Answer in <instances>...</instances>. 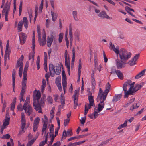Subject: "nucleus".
<instances>
[{
    "label": "nucleus",
    "mask_w": 146,
    "mask_h": 146,
    "mask_svg": "<svg viewBox=\"0 0 146 146\" xmlns=\"http://www.w3.org/2000/svg\"><path fill=\"white\" fill-rule=\"evenodd\" d=\"M146 70V69H144L142 70L135 76V79H138L143 76L145 74Z\"/></svg>",
    "instance_id": "2eb2a0df"
},
{
    "label": "nucleus",
    "mask_w": 146,
    "mask_h": 146,
    "mask_svg": "<svg viewBox=\"0 0 146 146\" xmlns=\"http://www.w3.org/2000/svg\"><path fill=\"white\" fill-rule=\"evenodd\" d=\"M53 40L48 37L47 38V45L48 47H50L53 42Z\"/></svg>",
    "instance_id": "393cba45"
},
{
    "label": "nucleus",
    "mask_w": 146,
    "mask_h": 146,
    "mask_svg": "<svg viewBox=\"0 0 146 146\" xmlns=\"http://www.w3.org/2000/svg\"><path fill=\"white\" fill-rule=\"evenodd\" d=\"M10 4L9 3L8 5H7V10L5 12V16H8V12L10 11Z\"/></svg>",
    "instance_id": "49530a36"
},
{
    "label": "nucleus",
    "mask_w": 146,
    "mask_h": 146,
    "mask_svg": "<svg viewBox=\"0 0 146 146\" xmlns=\"http://www.w3.org/2000/svg\"><path fill=\"white\" fill-rule=\"evenodd\" d=\"M36 140V139H33L29 141L27 144L26 146H31L34 143L35 141Z\"/></svg>",
    "instance_id": "e433bc0d"
},
{
    "label": "nucleus",
    "mask_w": 146,
    "mask_h": 146,
    "mask_svg": "<svg viewBox=\"0 0 146 146\" xmlns=\"http://www.w3.org/2000/svg\"><path fill=\"white\" fill-rule=\"evenodd\" d=\"M69 35L70 38V44H72L73 41V36L72 32V28L71 27V25L69 27Z\"/></svg>",
    "instance_id": "4468645a"
},
{
    "label": "nucleus",
    "mask_w": 146,
    "mask_h": 146,
    "mask_svg": "<svg viewBox=\"0 0 146 146\" xmlns=\"http://www.w3.org/2000/svg\"><path fill=\"white\" fill-rule=\"evenodd\" d=\"M115 61L117 67L118 69H121L124 67V66L123 65V64H124V61L121 62V60H120L118 58Z\"/></svg>",
    "instance_id": "423d86ee"
},
{
    "label": "nucleus",
    "mask_w": 146,
    "mask_h": 146,
    "mask_svg": "<svg viewBox=\"0 0 146 146\" xmlns=\"http://www.w3.org/2000/svg\"><path fill=\"white\" fill-rule=\"evenodd\" d=\"M29 67V63L28 62L26 63L25 66L23 73L27 74V70Z\"/></svg>",
    "instance_id": "f704fd0d"
},
{
    "label": "nucleus",
    "mask_w": 146,
    "mask_h": 146,
    "mask_svg": "<svg viewBox=\"0 0 146 146\" xmlns=\"http://www.w3.org/2000/svg\"><path fill=\"white\" fill-rule=\"evenodd\" d=\"M38 38L39 44L40 46H41L42 43V39L41 38V34H38Z\"/></svg>",
    "instance_id": "6e6d98bb"
},
{
    "label": "nucleus",
    "mask_w": 146,
    "mask_h": 146,
    "mask_svg": "<svg viewBox=\"0 0 146 146\" xmlns=\"http://www.w3.org/2000/svg\"><path fill=\"white\" fill-rule=\"evenodd\" d=\"M109 91L110 90L106 88L104 92H103L102 94H101V95L104 96H105L106 97L107 94L109 92Z\"/></svg>",
    "instance_id": "c03bdc74"
},
{
    "label": "nucleus",
    "mask_w": 146,
    "mask_h": 146,
    "mask_svg": "<svg viewBox=\"0 0 146 146\" xmlns=\"http://www.w3.org/2000/svg\"><path fill=\"white\" fill-rule=\"evenodd\" d=\"M65 65L67 69L70 68V60L69 57L68 59L65 60Z\"/></svg>",
    "instance_id": "bb28decb"
},
{
    "label": "nucleus",
    "mask_w": 146,
    "mask_h": 146,
    "mask_svg": "<svg viewBox=\"0 0 146 146\" xmlns=\"http://www.w3.org/2000/svg\"><path fill=\"white\" fill-rule=\"evenodd\" d=\"M106 97L105 96H104L102 95H101L100 94H98L97 98V100H98V99H99V100H100V103L101 104H103V103H104V102L106 100Z\"/></svg>",
    "instance_id": "9d476101"
},
{
    "label": "nucleus",
    "mask_w": 146,
    "mask_h": 146,
    "mask_svg": "<svg viewBox=\"0 0 146 146\" xmlns=\"http://www.w3.org/2000/svg\"><path fill=\"white\" fill-rule=\"evenodd\" d=\"M3 138H5L7 139H9L10 137V135L9 134H7L3 135Z\"/></svg>",
    "instance_id": "338daca9"
},
{
    "label": "nucleus",
    "mask_w": 146,
    "mask_h": 146,
    "mask_svg": "<svg viewBox=\"0 0 146 146\" xmlns=\"http://www.w3.org/2000/svg\"><path fill=\"white\" fill-rule=\"evenodd\" d=\"M139 56V54H136L134 57L131 60L129 61L127 64L129 63L131 66H132L136 64V61L137 60Z\"/></svg>",
    "instance_id": "20e7f679"
},
{
    "label": "nucleus",
    "mask_w": 146,
    "mask_h": 146,
    "mask_svg": "<svg viewBox=\"0 0 146 146\" xmlns=\"http://www.w3.org/2000/svg\"><path fill=\"white\" fill-rule=\"evenodd\" d=\"M127 121H125L124 123L123 124H121L118 127V129H121L122 128L125 127L127 126Z\"/></svg>",
    "instance_id": "72a5a7b5"
},
{
    "label": "nucleus",
    "mask_w": 146,
    "mask_h": 146,
    "mask_svg": "<svg viewBox=\"0 0 146 146\" xmlns=\"http://www.w3.org/2000/svg\"><path fill=\"white\" fill-rule=\"evenodd\" d=\"M27 82L22 81V90L21 92H25V90L26 88Z\"/></svg>",
    "instance_id": "b1692460"
},
{
    "label": "nucleus",
    "mask_w": 146,
    "mask_h": 146,
    "mask_svg": "<svg viewBox=\"0 0 146 146\" xmlns=\"http://www.w3.org/2000/svg\"><path fill=\"white\" fill-rule=\"evenodd\" d=\"M62 81L66 80V76L65 74V71L63 70L62 72Z\"/></svg>",
    "instance_id": "79ce46f5"
},
{
    "label": "nucleus",
    "mask_w": 146,
    "mask_h": 146,
    "mask_svg": "<svg viewBox=\"0 0 146 146\" xmlns=\"http://www.w3.org/2000/svg\"><path fill=\"white\" fill-rule=\"evenodd\" d=\"M72 52L73 55L71 65L73 64V65H74L75 56V48L74 47L73 48Z\"/></svg>",
    "instance_id": "aec40b11"
},
{
    "label": "nucleus",
    "mask_w": 146,
    "mask_h": 146,
    "mask_svg": "<svg viewBox=\"0 0 146 146\" xmlns=\"http://www.w3.org/2000/svg\"><path fill=\"white\" fill-rule=\"evenodd\" d=\"M139 107V104L138 103L135 104L130 107V110L132 111L134 109H137Z\"/></svg>",
    "instance_id": "cd10ccee"
},
{
    "label": "nucleus",
    "mask_w": 146,
    "mask_h": 146,
    "mask_svg": "<svg viewBox=\"0 0 146 146\" xmlns=\"http://www.w3.org/2000/svg\"><path fill=\"white\" fill-rule=\"evenodd\" d=\"M61 67L58 64H56L55 66V69L54 72V73L51 75L52 77H54V74L57 75H59L61 72Z\"/></svg>",
    "instance_id": "39448f33"
},
{
    "label": "nucleus",
    "mask_w": 146,
    "mask_h": 146,
    "mask_svg": "<svg viewBox=\"0 0 146 146\" xmlns=\"http://www.w3.org/2000/svg\"><path fill=\"white\" fill-rule=\"evenodd\" d=\"M35 91L37 92V93L34 98H35L36 99H40L41 97V93L40 92H38L36 90H35Z\"/></svg>",
    "instance_id": "c9c22d12"
},
{
    "label": "nucleus",
    "mask_w": 146,
    "mask_h": 146,
    "mask_svg": "<svg viewBox=\"0 0 146 146\" xmlns=\"http://www.w3.org/2000/svg\"><path fill=\"white\" fill-rule=\"evenodd\" d=\"M125 9L127 13L130 14L132 16L134 17H135V16L133 15V14L130 12V11H132L133 12L135 11L134 10L132 9H131L128 6H126L125 7Z\"/></svg>",
    "instance_id": "9b49d317"
},
{
    "label": "nucleus",
    "mask_w": 146,
    "mask_h": 146,
    "mask_svg": "<svg viewBox=\"0 0 146 146\" xmlns=\"http://www.w3.org/2000/svg\"><path fill=\"white\" fill-rule=\"evenodd\" d=\"M25 109L24 110L25 113L29 116H30L33 112V109L31 106L30 105H28L27 106H25Z\"/></svg>",
    "instance_id": "0eeeda50"
},
{
    "label": "nucleus",
    "mask_w": 146,
    "mask_h": 146,
    "mask_svg": "<svg viewBox=\"0 0 146 146\" xmlns=\"http://www.w3.org/2000/svg\"><path fill=\"white\" fill-rule=\"evenodd\" d=\"M22 4L23 1L22 0H21L19 8V16L21 15L22 11Z\"/></svg>",
    "instance_id": "473e14b6"
},
{
    "label": "nucleus",
    "mask_w": 146,
    "mask_h": 146,
    "mask_svg": "<svg viewBox=\"0 0 146 146\" xmlns=\"http://www.w3.org/2000/svg\"><path fill=\"white\" fill-rule=\"evenodd\" d=\"M40 61V58L39 56H38L37 57V60L36 61V64L37 65V69L38 70L40 68V65L39 64Z\"/></svg>",
    "instance_id": "4c0bfd02"
},
{
    "label": "nucleus",
    "mask_w": 146,
    "mask_h": 146,
    "mask_svg": "<svg viewBox=\"0 0 146 146\" xmlns=\"http://www.w3.org/2000/svg\"><path fill=\"white\" fill-rule=\"evenodd\" d=\"M55 66L53 65L52 64H50L49 65V70L50 72V75H52V71H53L54 72L55 68Z\"/></svg>",
    "instance_id": "a211bd4d"
},
{
    "label": "nucleus",
    "mask_w": 146,
    "mask_h": 146,
    "mask_svg": "<svg viewBox=\"0 0 146 146\" xmlns=\"http://www.w3.org/2000/svg\"><path fill=\"white\" fill-rule=\"evenodd\" d=\"M30 103V97L28 96L27 97L25 101L24 104V108H25V106H27Z\"/></svg>",
    "instance_id": "c85d7f7f"
},
{
    "label": "nucleus",
    "mask_w": 146,
    "mask_h": 146,
    "mask_svg": "<svg viewBox=\"0 0 146 146\" xmlns=\"http://www.w3.org/2000/svg\"><path fill=\"white\" fill-rule=\"evenodd\" d=\"M10 52V51L9 50H5V54L4 55V60L5 61V62H6L7 57H8V58L9 60V52Z\"/></svg>",
    "instance_id": "6ab92c4d"
},
{
    "label": "nucleus",
    "mask_w": 146,
    "mask_h": 146,
    "mask_svg": "<svg viewBox=\"0 0 146 146\" xmlns=\"http://www.w3.org/2000/svg\"><path fill=\"white\" fill-rule=\"evenodd\" d=\"M48 133L45 136V141H43L42 142V143H43V145L45 144V143H47V140H48Z\"/></svg>",
    "instance_id": "3c124183"
},
{
    "label": "nucleus",
    "mask_w": 146,
    "mask_h": 146,
    "mask_svg": "<svg viewBox=\"0 0 146 146\" xmlns=\"http://www.w3.org/2000/svg\"><path fill=\"white\" fill-rule=\"evenodd\" d=\"M33 106L35 107L34 109L36 111H37L39 109H41V106L40 103L39 99H36L35 98H33Z\"/></svg>",
    "instance_id": "7ed1b4c3"
},
{
    "label": "nucleus",
    "mask_w": 146,
    "mask_h": 146,
    "mask_svg": "<svg viewBox=\"0 0 146 146\" xmlns=\"http://www.w3.org/2000/svg\"><path fill=\"white\" fill-rule=\"evenodd\" d=\"M20 40L22 44H23L25 42V40L26 38V35L23 32H21L20 33Z\"/></svg>",
    "instance_id": "6e6552de"
},
{
    "label": "nucleus",
    "mask_w": 146,
    "mask_h": 146,
    "mask_svg": "<svg viewBox=\"0 0 146 146\" xmlns=\"http://www.w3.org/2000/svg\"><path fill=\"white\" fill-rule=\"evenodd\" d=\"M67 135L66 131L65 130H64L63 133L62 137L61 138V140L63 141L66 138Z\"/></svg>",
    "instance_id": "58836bf2"
},
{
    "label": "nucleus",
    "mask_w": 146,
    "mask_h": 146,
    "mask_svg": "<svg viewBox=\"0 0 146 146\" xmlns=\"http://www.w3.org/2000/svg\"><path fill=\"white\" fill-rule=\"evenodd\" d=\"M25 108H24V105L22 106V105L21 103H20L19 105L17 106V109L18 110L21 111H22L23 110H25Z\"/></svg>",
    "instance_id": "7c9ffc66"
},
{
    "label": "nucleus",
    "mask_w": 146,
    "mask_h": 146,
    "mask_svg": "<svg viewBox=\"0 0 146 146\" xmlns=\"http://www.w3.org/2000/svg\"><path fill=\"white\" fill-rule=\"evenodd\" d=\"M24 93V92H21L20 96L19 97V100L20 102H21V101H23V102L25 101V100L23 99V96Z\"/></svg>",
    "instance_id": "2f4dec72"
},
{
    "label": "nucleus",
    "mask_w": 146,
    "mask_h": 146,
    "mask_svg": "<svg viewBox=\"0 0 146 146\" xmlns=\"http://www.w3.org/2000/svg\"><path fill=\"white\" fill-rule=\"evenodd\" d=\"M139 85L138 84L136 85L135 86L133 87L131 90V91L133 93L131 94V95H133L135 94V92L140 89L141 88L139 86Z\"/></svg>",
    "instance_id": "f8f14e48"
},
{
    "label": "nucleus",
    "mask_w": 146,
    "mask_h": 146,
    "mask_svg": "<svg viewBox=\"0 0 146 146\" xmlns=\"http://www.w3.org/2000/svg\"><path fill=\"white\" fill-rule=\"evenodd\" d=\"M38 127V125H35L34 124H33V131L34 132H35L36 131V130Z\"/></svg>",
    "instance_id": "680f3d73"
},
{
    "label": "nucleus",
    "mask_w": 146,
    "mask_h": 146,
    "mask_svg": "<svg viewBox=\"0 0 146 146\" xmlns=\"http://www.w3.org/2000/svg\"><path fill=\"white\" fill-rule=\"evenodd\" d=\"M122 96V94H115L112 100L113 102H115L119 100L121 98Z\"/></svg>",
    "instance_id": "1a4fd4ad"
},
{
    "label": "nucleus",
    "mask_w": 146,
    "mask_h": 146,
    "mask_svg": "<svg viewBox=\"0 0 146 146\" xmlns=\"http://www.w3.org/2000/svg\"><path fill=\"white\" fill-rule=\"evenodd\" d=\"M113 50L117 54V56H118L119 54H119H120V50H119V47L117 46L116 48L114 47Z\"/></svg>",
    "instance_id": "c756f323"
},
{
    "label": "nucleus",
    "mask_w": 146,
    "mask_h": 146,
    "mask_svg": "<svg viewBox=\"0 0 146 146\" xmlns=\"http://www.w3.org/2000/svg\"><path fill=\"white\" fill-rule=\"evenodd\" d=\"M54 125L51 124V126L49 127L50 133H53L54 131Z\"/></svg>",
    "instance_id": "69168bd1"
},
{
    "label": "nucleus",
    "mask_w": 146,
    "mask_h": 146,
    "mask_svg": "<svg viewBox=\"0 0 146 146\" xmlns=\"http://www.w3.org/2000/svg\"><path fill=\"white\" fill-rule=\"evenodd\" d=\"M61 76H59L56 79L55 83L56 84L60 83Z\"/></svg>",
    "instance_id": "8fccbe9b"
},
{
    "label": "nucleus",
    "mask_w": 146,
    "mask_h": 146,
    "mask_svg": "<svg viewBox=\"0 0 146 146\" xmlns=\"http://www.w3.org/2000/svg\"><path fill=\"white\" fill-rule=\"evenodd\" d=\"M104 103H103V104H101L100 103H99L98 105V109L97 111L98 112H99L101 111L104 108Z\"/></svg>",
    "instance_id": "a878e982"
},
{
    "label": "nucleus",
    "mask_w": 146,
    "mask_h": 146,
    "mask_svg": "<svg viewBox=\"0 0 146 146\" xmlns=\"http://www.w3.org/2000/svg\"><path fill=\"white\" fill-rule=\"evenodd\" d=\"M47 128V123H45V122H44L43 125L42 129V132H44Z\"/></svg>",
    "instance_id": "de8ad7c7"
},
{
    "label": "nucleus",
    "mask_w": 146,
    "mask_h": 146,
    "mask_svg": "<svg viewBox=\"0 0 146 146\" xmlns=\"http://www.w3.org/2000/svg\"><path fill=\"white\" fill-rule=\"evenodd\" d=\"M131 80H127L125 82L123 86V90L124 92V98H128L129 95H131L133 92H131V89H130V84L131 82Z\"/></svg>",
    "instance_id": "f03ea898"
},
{
    "label": "nucleus",
    "mask_w": 146,
    "mask_h": 146,
    "mask_svg": "<svg viewBox=\"0 0 146 146\" xmlns=\"http://www.w3.org/2000/svg\"><path fill=\"white\" fill-rule=\"evenodd\" d=\"M19 67H20L19 68H21V69H23V63L22 62H20L19 60H18L16 66V68L17 69Z\"/></svg>",
    "instance_id": "4be33fe9"
},
{
    "label": "nucleus",
    "mask_w": 146,
    "mask_h": 146,
    "mask_svg": "<svg viewBox=\"0 0 146 146\" xmlns=\"http://www.w3.org/2000/svg\"><path fill=\"white\" fill-rule=\"evenodd\" d=\"M61 143L60 141H58L54 143L52 146H60Z\"/></svg>",
    "instance_id": "774afa93"
},
{
    "label": "nucleus",
    "mask_w": 146,
    "mask_h": 146,
    "mask_svg": "<svg viewBox=\"0 0 146 146\" xmlns=\"http://www.w3.org/2000/svg\"><path fill=\"white\" fill-rule=\"evenodd\" d=\"M94 97L91 95L88 96V99L89 100V104L91 106H95L94 100L93 99Z\"/></svg>",
    "instance_id": "dca6fc26"
},
{
    "label": "nucleus",
    "mask_w": 146,
    "mask_h": 146,
    "mask_svg": "<svg viewBox=\"0 0 146 146\" xmlns=\"http://www.w3.org/2000/svg\"><path fill=\"white\" fill-rule=\"evenodd\" d=\"M40 120V119L39 117L36 118L34 120L33 124L39 125Z\"/></svg>",
    "instance_id": "a18cd8bd"
},
{
    "label": "nucleus",
    "mask_w": 146,
    "mask_h": 146,
    "mask_svg": "<svg viewBox=\"0 0 146 146\" xmlns=\"http://www.w3.org/2000/svg\"><path fill=\"white\" fill-rule=\"evenodd\" d=\"M115 73L117 75L118 78L121 80H122L123 78V75L121 71L118 70H115Z\"/></svg>",
    "instance_id": "ddd939ff"
},
{
    "label": "nucleus",
    "mask_w": 146,
    "mask_h": 146,
    "mask_svg": "<svg viewBox=\"0 0 146 146\" xmlns=\"http://www.w3.org/2000/svg\"><path fill=\"white\" fill-rule=\"evenodd\" d=\"M10 118L9 117H6L5 119V121L3 122V125L4 126H5L8 125L9 124Z\"/></svg>",
    "instance_id": "5701e85b"
},
{
    "label": "nucleus",
    "mask_w": 146,
    "mask_h": 146,
    "mask_svg": "<svg viewBox=\"0 0 146 146\" xmlns=\"http://www.w3.org/2000/svg\"><path fill=\"white\" fill-rule=\"evenodd\" d=\"M86 120V117L85 116L84 117H82L81 119L80 120V121L81 123L82 124H84Z\"/></svg>",
    "instance_id": "e2e57ef3"
},
{
    "label": "nucleus",
    "mask_w": 146,
    "mask_h": 146,
    "mask_svg": "<svg viewBox=\"0 0 146 146\" xmlns=\"http://www.w3.org/2000/svg\"><path fill=\"white\" fill-rule=\"evenodd\" d=\"M8 1H7L5 7L3 8V9L2 10V15H3V13H5V12L7 11V5H8L9 3H8Z\"/></svg>",
    "instance_id": "a19ab883"
},
{
    "label": "nucleus",
    "mask_w": 146,
    "mask_h": 146,
    "mask_svg": "<svg viewBox=\"0 0 146 146\" xmlns=\"http://www.w3.org/2000/svg\"><path fill=\"white\" fill-rule=\"evenodd\" d=\"M92 88L93 89L95 88V86L96 85V83L95 82V80L92 79Z\"/></svg>",
    "instance_id": "052dcab7"
},
{
    "label": "nucleus",
    "mask_w": 146,
    "mask_h": 146,
    "mask_svg": "<svg viewBox=\"0 0 146 146\" xmlns=\"http://www.w3.org/2000/svg\"><path fill=\"white\" fill-rule=\"evenodd\" d=\"M82 68L81 64H79L78 68V74H79V76L80 75L81 72V69Z\"/></svg>",
    "instance_id": "864d4df0"
},
{
    "label": "nucleus",
    "mask_w": 146,
    "mask_h": 146,
    "mask_svg": "<svg viewBox=\"0 0 146 146\" xmlns=\"http://www.w3.org/2000/svg\"><path fill=\"white\" fill-rule=\"evenodd\" d=\"M14 1V9L13 12V14H14L15 12L16 11V0H13Z\"/></svg>",
    "instance_id": "5fc2aeb1"
},
{
    "label": "nucleus",
    "mask_w": 146,
    "mask_h": 146,
    "mask_svg": "<svg viewBox=\"0 0 146 146\" xmlns=\"http://www.w3.org/2000/svg\"><path fill=\"white\" fill-rule=\"evenodd\" d=\"M33 46V52L32 53V54L33 55V60L32 61L33 62L34 61V57L35 56V45H32Z\"/></svg>",
    "instance_id": "09e8293b"
},
{
    "label": "nucleus",
    "mask_w": 146,
    "mask_h": 146,
    "mask_svg": "<svg viewBox=\"0 0 146 146\" xmlns=\"http://www.w3.org/2000/svg\"><path fill=\"white\" fill-rule=\"evenodd\" d=\"M106 14V13L105 12H102L99 13V14L98 15V16L100 17L104 18L105 17Z\"/></svg>",
    "instance_id": "603ef678"
},
{
    "label": "nucleus",
    "mask_w": 146,
    "mask_h": 146,
    "mask_svg": "<svg viewBox=\"0 0 146 146\" xmlns=\"http://www.w3.org/2000/svg\"><path fill=\"white\" fill-rule=\"evenodd\" d=\"M62 84L63 89L66 88L67 85L66 80L62 81Z\"/></svg>",
    "instance_id": "bf43d9fd"
},
{
    "label": "nucleus",
    "mask_w": 146,
    "mask_h": 146,
    "mask_svg": "<svg viewBox=\"0 0 146 146\" xmlns=\"http://www.w3.org/2000/svg\"><path fill=\"white\" fill-rule=\"evenodd\" d=\"M63 33H60L59 35V43L62 42L63 38Z\"/></svg>",
    "instance_id": "37998d69"
},
{
    "label": "nucleus",
    "mask_w": 146,
    "mask_h": 146,
    "mask_svg": "<svg viewBox=\"0 0 146 146\" xmlns=\"http://www.w3.org/2000/svg\"><path fill=\"white\" fill-rule=\"evenodd\" d=\"M131 54L128 52L127 51L123 48L120 49V53L119 54V57L121 62H124V64H127L126 62L131 56Z\"/></svg>",
    "instance_id": "f257e3e1"
},
{
    "label": "nucleus",
    "mask_w": 146,
    "mask_h": 146,
    "mask_svg": "<svg viewBox=\"0 0 146 146\" xmlns=\"http://www.w3.org/2000/svg\"><path fill=\"white\" fill-rule=\"evenodd\" d=\"M77 12L76 11H74L72 12V15L73 16L74 18V20L76 21H78V19L77 18Z\"/></svg>",
    "instance_id": "ea45409f"
},
{
    "label": "nucleus",
    "mask_w": 146,
    "mask_h": 146,
    "mask_svg": "<svg viewBox=\"0 0 146 146\" xmlns=\"http://www.w3.org/2000/svg\"><path fill=\"white\" fill-rule=\"evenodd\" d=\"M16 98L15 97L13 100V102L11 104V110L13 111H14L15 108V103L16 102Z\"/></svg>",
    "instance_id": "412c9836"
},
{
    "label": "nucleus",
    "mask_w": 146,
    "mask_h": 146,
    "mask_svg": "<svg viewBox=\"0 0 146 146\" xmlns=\"http://www.w3.org/2000/svg\"><path fill=\"white\" fill-rule=\"evenodd\" d=\"M51 13L52 16V20L53 21H55L57 18L58 14L57 13H54V12L52 11H51Z\"/></svg>",
    "instance_id": "f3484780"
},
{
    "label": "nucleus",
    "mask_w": 146,
    "mask_h": 146,
    "mask_svg": "<svg viewBox=\"0 0 146 146\" xmlns=\"http://www.w3.org/2000/svg\"><path fill=\"white\" fill-rule=\"evenodd\" d=\"M85 141H86L85 140H84L82 141H79V142H76L74 143V145H75V146H76L77 145H80V144H82V143H83L85 142Z\"/></svg>",
    "instance_id": "0e129e2a"
},
{
    "label": "nucleus",
    "mask_w": 146,
    "mask_h": 146,
    "mask_svg": "<svg viewBox=\"0 0 146 146\" xmlns=\"http://www.w3.org/2000/svg\"><path fill=\"white\" fill-rule=\"evenodd\" d=\"M56 36V33L54 32H52V34L51 35V37H50L51 39H52L53 40V39H54V38H55Z\"/></svg>",
    "instance_id": "13d9d810"
},
{
    "label": "nucleus",
    "mask_w": 146,
    "mask_h": 146,
    "mask_svg": "<svg viewBox=\"0 0 146 146\" xmlns=\"http://www.w3.org/2000/svg\"><path fill=\"white\" fill-rule=\"evenodd\" d=\"M28 13H29V15L30 21V22H31V19H32L33 17L32 15V10L31 9L30 11L28 12Z\"/></svg>",
    "instance_id": "4d7b16f0"
}]
</instances>
